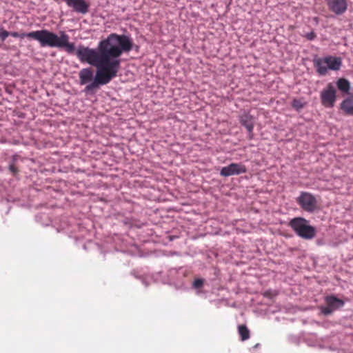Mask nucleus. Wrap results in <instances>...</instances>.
<instances>
[{
  "label": "nucleus",
  "mask_w": 353,
  "mask_h": 353,
  "mask_svg": "<svg viewBox=\"0 0 353 353\" xmlns=\"http://www.w3.org/2000/svg\"><path fill=\"white\" fill-rule=\"evenodd\" d=\"M132 48L133 41L130 36L117 33H111L106 39L100 41L96 48L79 46L72 54L75 52L81 63L97 68L94 78L91 68L79 71L80 83L87 84L84 91L91 92L116 77L121 66L120 57L123 53L131 51Z\"/></svg>",
  "instance_id": "1"
},
{
  "label": "nucleus",
  "mask_w": 353,
  "mask_h": 353,
  "mask_svg": "<svg viewBox=\"0 0 353 353\" xmlns=\"http://www.w3.org/2000/svg\"><path fill=\"white\" fill-rule=\"evenodd\" d=\"M10 36L20 39L25 37L32 39L38 41L41 48L63 49L70 54H72L75 50L74 43L70 42V37L64 31L59 32V34L47 29L23 33L10 32Z\"/></svg>",
  "instance_id": "2"
},
{
  "label": "nucleus",
  "mask_w": 353,
  "mask_h": 353,
  "mask_svg": "<svg viewBox=\"0 0 353 353\" xmlns=\"http://www.w3.org/2000/svg\"><path fill=\"white\" fill-rule=\"evenodd\" d=\"M289 225L302 239L310 240L316 236V228L310 225L308 221L304 218H294L290 221Z\"/></svg>",
  "instance_id": "3"
},
{
  "label": "nucleus",
  "mask_w": 353,
  "mask_h": 353,
  "mask_svg": "<svg viewBox=\"0 0 353 353\" xmlns=\"http://www.w3.org/2000/svg\"><path fill=\"white\" fill-rule=\"evenodd\" d=\"M296 202L302 210L309 213H314L318 208L316 198L308 192H301Z\"/></svg>",
  "instance_id": "4"
},
{
  "label": "nucleus",
  "mask_w": 353,
  "mask_h": 353,
  "mask_svg": "<svg viewBox=\"0 0 353 353\" xmlns=\"http://www.w3.org/2000/svg\"><path fill=\"white\" fill-rule=\"evenodd\" d=\"M321 102L325 108H333L336 101V90L332 83L322 90L320 94Z\"/></svg>",
  "instance_id": "5"
},
{
  "label": "nucleus",
  "mask_w": 353,
  "mask_h": 353,
  "mask_svg": "<svg viewBox=\"0 0 353 353\" xmlns=\"http://www.w3.org/2000/svg\"><path fill=\"white\" fill-rule=\"evenodd\" d=\"M326 305L320 307L321 312L325 315L331 314L334 311L342 307L344 305V301L336 298L334 295L327 296L325 299Z\"/></svg>",
  "instance_id": "6"
},
{
  "label": "nucleus",
  "mask_w": 353,
  "mask_h": 353,
  "mask_svg": "<svg viewBox=\"0 0 353 353\" xmlns=\"http://www.w3.org/2000/svg\"><path fill=\"white\" fill-rule=\"evenodd\" d=\"M247 172L245 165L242 163H232L228 166L223 167L220 171L222 176L228 177L232 175H239Z\"/></svg>",
  "instance_id": "7"
},
{
  "label": "nucleus",
  "mask_w": 353,
  "mask_h": 353,
  "mask_svg": "<svg viewBox=\"0 0 353 353\" xmlns=\"http://www.w3.org/2000/svg\"><path fill=\"white\" fill-rule=\"evenodd\" d=\"M241 125L244 126L248 131V138L252 139L254 138L253 130L254 127L255 119L249 112H244L239 118Z\"/></svg>",
  "instance_id": "8"
},
{
  "label": "nucleus",
  "mask_w": 353,
  "mask_h": 353,
  "mask_svg": "<svg viewBox=\"0 0 353 353\" xmlns=\"http://www.w3.org/2000/svg\"><path fill=\"white\" fill-rule=\"evenodd\" d=\"M330 11L336 15H342L347 10V0H325Z\"/></svg>",
  "instance_id": "9"
},
{
  "label": "nucleus",
  "mask_w": 353,
  "mask_h": 353,
  "mask_svg": "<svg viewBox=\"0 0 353 353\" xmlns=\"http://www.w3.org/2000/svg\"><path fill=\"white\" fill-rule=\"evenodd\" d=\"M64 1L77 13L85 14L89 11L90 4L85 0H64Z\"/></svg>",
  "instance_id": "10"
},
{
  "label": "nucleus",
  "mask_w": 353,
  "mask_h": 353,
  "mask_svg": "<svg viewBox=\"0 0 353 353\" xmlns=\"http://www.w3.org/2000/svg\"><path fill=\"white\" fill-rule=\"evenodd\" d=\"M324 60L327 63V70H339L342 65V61L340 57L327 56L324 57Z\"/></svg>",
  "instance_id": "11"
},
{
  "label": "nucleus",
  "mask_w": 353,
  "mask_h": 353,
  "mask_svg": "<svg viewBox=\"0 0 353 353\" xmlns=\"http://www.w3.org/2000/svg\"><path fill=\"white\" fill-rule=\"evenodd\" d=\"M324 58H319L314 61V68L319 75L325 76L327 73V66Z\"/></svg>",
  "instance_id": "12"
},
{
  "label": "nucleus",
  "mask_w": 353,
  "mask_h": 353,
  "mask_svg": "<svg viewBox=\"0 0 353 353\" xmlns=\"http://www.w3.org/2000/svg\"><path fill=\"white\" fill-rule=\"evenodd\" d=\"M341 108L346 114L353 115V94L342 101Z\"/></svg>",
  "instance_id": "13"
},
{
  "label": "nucleus",
  "mask_w": 353,
  "mask_h": 353,
  "mask_svg": "<svg viewBox=\"0 0 353 353\" xmlns=\"http://www.w3.org/2000/svg\"><path fill=\"white\" fill-rule=\"evenodd\" d=\"M337 88L343 93L348 94L350 90V83L345 78H340L336 81Z\"/></svg>",
  "instance_id": "14"
},
{
  "label": "nucleus",
  "mask_w": 353,
  "mask_h": 353,
  "mask_svg": "<svg viewBox=\"0 0 353 353\" xmlns=\"http://www.w3.org/2000/svg\"><path fill=\"white\" fill-rule=\"evenodd\" d=\"M238 332L241 336V341H245L250 338V330L246 325H240L238 327Z\"/></svg>",
  "instance_id": "15"
},
{
  "label": "nucleus",
  "mask_w": 353,
  "mask_h": 353,
  "mask_svg": "<svg viewBox=\"0 0 353 353\" xmlns=\"http://www.w3.org/2000/svg\"><path fill=\"white\" fill-rule=\"evenodd\" d=\"M205 280L203 279H196L193 283L192 288V289L196 290V294H200L201 293V289L203 287Z\"/></svg>",
  "instance_id": "16"
},
{
  "label": "nucleus",
  "mask_w": 353,
  "mask_h": 353,
  "mask_svg": "<svg viewBox=\"0 0 353 353\" xmlns=\"http://www.w3.org/2000/svg\"><path fill=\"white\" fill-rule=\"evenodd\" d=\"M305 105V103L301 99H294L292 102V107L296 111H300Z\"/></svg>",
  "instance_id": "17"
},
{
  "label": "nucleus",
  "mask_w": 353,
  "mask_h": 353,
  "mask_svg": "<svg viewBox=\"0 0 353 353\" xmlns=\"http://www.w3.org/2000/svg\"><path fill=\"white\" fill-rule=\"evenodd\" d=\"M14 161V159H13L12 162L10 163L8 169H9L10 172L12 174L13 176H16L19 172V170H18L17 167L15 166Z\"/></svg>",
  "instance_id": "18"
},
{
  "label": "nucleus",
  "mask_w": 353,
  "mask_h": 353,
  "mask_svg": "<svg viewBox=\"0 0 353 353\" xmlns=\"http://www.w3.org/2000/svg\"><path fill=\"white\" fill-rule=\"evenodd\" d=\"M8 36H10V32L5 30L3 28L0 29V39L2 41H4Z\"/></svg>",
  "instance_id": "19"
},
{
  "label": "nucleus",
  "mask_w": 353,
  "mask_h": 353,
  "mask_svg": "<svg viewBox=\"0 0 353 353\" xmlns=\"http://www.w3.org/2000/svg\"><path fill=\"white\" fill-rule=\"evenodd\" d=\"M139 279L145 287L148 286L152 281V279L150 276L140 277Z\"/></svg>",
  "instance_id": "20"
},
{
  "label": "nucleus",
  "mask_w": 353,
  "mask_h": 353,
  "mask_svg": "<svg viewBox=\"0 0 353 353\" xmlns=\"http://www.w3.org/2000/svg\"><path fill=\"white\" fill-rule=\"evenodd\" d=\"M307 40L312 41L316 38V34L314 31H311L310 32H307L304 36Z\"/></svg>",
  "instance_id": "21"
}]
</instances>
